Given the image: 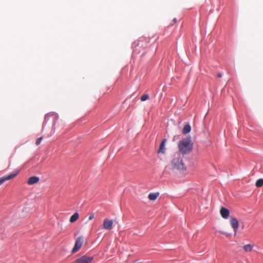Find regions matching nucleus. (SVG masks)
I'll use <instances>...</instances> for the list:
<instances>
[{"mask_svg": "<svg viewBox=\"0 0 263 263\" xmlns=\"http://www.w3.org/2000/svg\"><path fill=\"white\" fill-rule=\"evenodd\" d=\"M178 147L180 152L182 154H189L193 148L192 144L191 143V139L186 138L181 140L178 144Z\"/></svg>", "mask_w": 263, "mask_h": 263, "instance_id": "1", "label": "nucleus"}, {"mask_svg": "<svg viewBox=\"0 0 263 263\" xmlns=\"http://www.w3.org/2000/svg\"><path fill=\"white\" fill-rule=\"evenodd\" d=\"M171 165L173 170L185 171L186 169L183 162L182 158L179 155L173 158L172 161Z\"/></svg>", "mask_w": 263, "mask_h": 263, "instance_id": "2", "label": "nucleus"}, {"mask_svg": "<svg viewBox=\"0 0 263 263\" xmlns=\"http://www.w3.org/2000/svg\"><path fill=\"white\" fill-rule=\"evenodd\" d=\"M84 241V238L83 236L78 237L75 242L74 247L73 248L71 253H74L78 252L81 248Z\"/></svg>", "mask_w": 263, "mask_h": 263, "instance_id": "3", "label": "nucleus"}, {"mask_svg": "<svg viewBox=\"0 0 263 263\" xmlns=\"http://www.w3.org/2000/svg\"><path fill=\"white\" fill-rule=\"evenodd\" d=\"M93 258L88 256L84 255L77 259L73 263H90Z\"/></svg>", "mask_w": 263, "mask_h": 263, "instance_id": "4", "label": "nucleus"}, {"mask_svg": "<svg viewBox=\"0 0 263 263\" xmlns=\"http://www.w3.org/2000/svg\"><path fill=\"white\" fill-rule=\"evenodd\" d=\"M230 221L231 227L233 229L234 232L236 233L239 226V222L238 220L235 218L232 217L231 218Z\"/></svg>", "mask_w": 263, "mask_h": 263, "instance_id": "5", "label": "nucleus"}, {"mask_svg": "<svg viewBox=\"0 0 263 263\" xmlns=\"http://www.w3.org/2000/svg\"><path fill=\"white\" fill-rule=\"evenodd\" d=\"M16 175V173H12L8 175L3 176L0 178V185L3 184L5 181L9 180L14 178Z\"/></svg>", "mask_w": 263, "mask_h": 263, "instance_id": "6", "label": "nucleus"}, {"mask_svg": "<svg viewBox=\"0 0 263 263\" xmlns=\"http://www.w3.org/2000/svg\"><path fill=\"white\" fill-rule=\"evenodd\" d=\"M113 222L111 220L105 219L103 221V228L106 230H110L112 229Z\"/></svg>", "mask_w": 263, "mask_h": 263, "instance_id": "7", "label": "nucleus"}, {"mask_svg": "<svg viewBox=\"0 0 263 263\" xmlns=\"http://www.w3.org/2000/svg\"><path fill=\"white\" fill-rule=\"evenodd\" d=\"M220 213L222 218L224 219L228 218L230 214L229 210L223 207L221 208Z\"/></svg>", "mask_w": 263, "mask_h": 263, "instance_id": "8", "label": "nucleus"}, {"mask_svg": "<svg viewBox=\"0 0 263 263\" xmlns=\"http://www.w3.org/2000/svg\"><path fill=\"white\" fill-rule=\"evenodd\" d=\"M39 178L36 176L30 177L28 178L27 183L28 184H33L39 181Z\"/></svg>", "mask_w": 263, "mask_h": 263, "instance_id": "9", "label": "nucleus"}, {"mask_svg": "<svg viewBox=\"0 0 263 263\" xmlns=\"http://www.w3.org/2000/svg\"><path fill=\"white\" fill-rule=\"evenodd\" d=\"M166 142V139H164L162 140V141L161 142L160 146H159V149L158 150V153H164L165 152V143Z\"/></svg>", "mask_w": 263, "mask_h": 263, "instance_id": "10", "label": "nucleus"}, {"mask_svg": "<svg viewBox=\"0 0 263 263\" xmlns=\"http://www.w3.org/2000/svg\"><path fill=\"white\" fill-rule=\"evenodd\" d=\"M159 193H152L148 195V198L151 200H155L159 196Z\"/></svg>", "mask_w": 263, "mask_h": 263, "instance_id": "11", "label": "nucleus"}, {"mask_svg": "<svg viewBox=\"0 0 263 263\" xmlns=\"http://www.w3.org/2000/svg\"><path fill=\"white\" fill-rule=\"evenodd\" d=\"M79 217V215L78 213H74L70 218V222L72 223L76 221Z\"/></svg>", "mask_w": 263, "mask_h": 263, "instance_id": "12", "label": "nucleus"}, {"mask_svg": "<svg viewBox=\"0 0 263 263\" xmlns=\"http://www.w3.org/2000/svg\"><path fill=\"white\" fill-rule=\"evenodd\" d=\"M191 130V126L189 124L185 125L183 128V133L186 134L189 133Z\"/></svg>", "mask_w": 263, "mask_h": 263, "instance_id": "13", "label": "nucleus"}, {"mask_svg": "<svg viewBox=\"0 0 263 263\" xmlns=\"http://www.w3.org/2000/svg\"><path fill=\"white\" fill-rule=\"evenodd\" d=\"M253 248V246L251 244H248L243 246V249L247 252L252 251Z\"/></svg>", "mask_w": 263, "mask_h": 263, "instance_id": "14", "label": "nucleus"}, {"mask_svg": "<svg viewBox=\"0 0 263 263\" xmlns=\"http://www.w3.org/2000/svg\"><path fill=\"white\" fill-rule=\"evenodd\" d=\"M256 186L257 187H261L263 185V179H259L256 182Z\"/></svg>", "mask_w": 263, "mask_h": 263, "instance_id": "15", "label": "nucleus"}, {"mask_svg": "<svg viewBox=\"0 0 263 263\" xmlns=\"http://www.w3.org/2000/svg\"><path fill=\"white\" fill-rule=\"evenodd\" d=\"M149 98V96L148 94H144L142 95L140 98V100L142 102L148 100Z\"/></svg>", "mask_w": 263, "mask_h": 263, "instance_id": "16", "label": "nucleus"}, {"mask_svg": "<svg viewBox=\"0 0 263 263\" xmlns=\"http://www.w3.org/2000/svg\"><path fill=\"white\" fill-rule=\"evenodd\" d=\"M42 139H43V137H42L39 138L36 140V143H36V144L37 145H39V144L41 143V141H42Z\"/></svg>", "mask_w": 263, "mask_h": 263, "instance_id": "17", "label": "nucleus"}, {"mask_svg": "<svg viewBox=\"0 0 263 263\" xmlns=\"http://www.w3.org/2000/svg\"><path fill=\"white\" fill-rule=\"evenodd\" d=\"M94 218V214L93 213L91 214L89 216V220H91Z\"/></svg>", "mask_w": 263, "mask_h": 263, "instance_id": "18", "label": "nucleus"}, {"mask_svg": "<svg viewBox=\"0 0 263 263\" xmlns=\"http://www.w3.org/2000/svg\"><path fill=\"white\" fill-rule=\"evenodd\" d=\"M222 74L221 73L219 72L217 74V77L221 78L222 77Z\"/></svg>", "mask_w": 263, "mask_h": 263, "instance_id": "19", "label": "nucleus"}, {"mask_svg": "<svg viewBox=\"0 0 263 263\" xmlns=\"http://www.w3.org/2000/svg\"><path fill=\"white\" fill-rule=\"evenodd\" d=\"M173 21H174V23H176V18H174Z\"/></svg>", "mask_w": 263, "mask_h": 263, "instance_id": "20", "label": "nucleus"}]
</instances>
